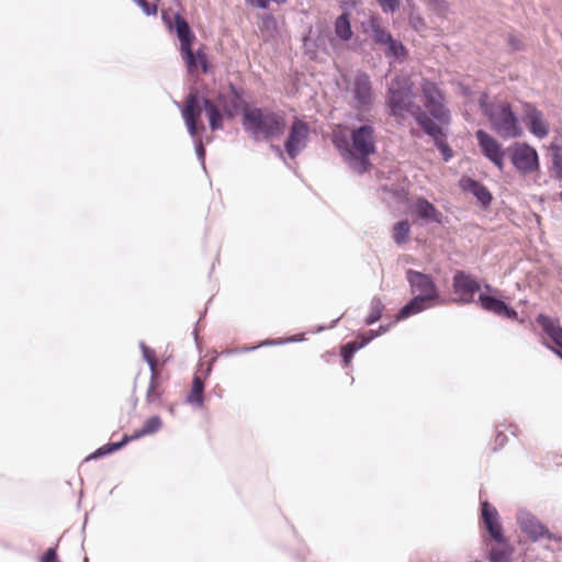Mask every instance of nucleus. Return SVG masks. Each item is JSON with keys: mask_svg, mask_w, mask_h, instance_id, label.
<instances>
[{"mask_svg": "<svg viewBox=\"0 0 562 562\" xmlns=\"http://www.w3.org/2000/svg\"><path fill=\"white\" fill-rule=\"evenodd\" d=\"M368 31L371 33L374 43L381 46H385L393 38L391 33L381 26L376 16H371L368 21Z\"/></svg>", "mask_w": 562, "mask_h": 562, "instance_id": "nucleus-24", "label": "nucleus"}, {"mask_svg": "<svg viewBox=\"0 0 562 562\" xmlns=\"http://www.w3.org/2000/svg\"><path fill=\"white\" fill-rule=\"evenodd\" d=\"M243 127L256 140H268L283 134L285 121L283 116L269 109L245 106Z\"/></svg>", "mask_w": 562, "mask_h": 562, "instance_id": "nucleus-3", "label": "nucleus"}, {"mask_svg": "<svg viewBox=\"0 0 562 562\" xmlns=\"http://www.w3.org/2000/svg\"><path fill=\"white\" fill-rule=\"evenodd\" d=\"M518 525L521 531L528 536V538L536 542L541 539L553 540L561 542L562 537L557 536L549 531V529L541 524L535 516L522 513L518 516Z\"/></svg>", "mask_w": 562, "mask_h": 562, "instance_id": "nucleus-11", "label": "nucleus"}, {"mask_svg": "<svg viewBox=\"0 0 562 562\" xmlns=\"http://www.w3.org/2000/svg\"><path fill=\"white\" fill-rule=\"evenodd\" d=\"M383 311L384 304L382 303L381 299L374 297L370 304L369 315L364 321L366 325H372L378 322L381 318Z\"/></svg>", "mask_w": 562, "mask_h": 562, "instance_id": "nucleus-31", "label": "nucleus"}, {"mask_svg": "<svg viewBox=\"0 0 562 562\" xmlns=\"http://www.w3.org/2000/svg\"><path fill=\"white\" fill-rule=\"evenodd\" d=\"M557 355L562 359V352L557 351Z\"/></svg>", "mask_w": 562, "mask_h": 562, "instance_id": "nucleus-44", "label": "nucleus"}, {"mask_svg": "<svg viewBox=\"0 0 562 562\" xmlns=\"http://www.w3.org/2000/svg\"><path fill=\"white\" fill-rule=\"evenodd\" d=\"M162 392L164 391H162V387L160 385L158 374L157 375H153L151 374L149 387H148L147 394H146L147 401L149 403H154V402L159 401L161 395H162Z\"/></svg>", "mask_w": 562, "mask_h": 562, "instance_id": "nucleus-32", "label": "nucleus"}, {"mask_svg": "<svg viewBox=\"0 0 562 562\" xmlns=\"http://www.w3.org/2000/svg\"><path fill=\"white\" fill-rule=\"evenodd\" d=\"M475 137L483 154L495 166H497L499 170H502L504 167V159L507 156V149H504L494 137L483 130H479L475 133Z\"/></svg>", "mask_w": 562, "mask_h": 562, "instance_id": "nucleus-13", "label": "nucleus"}, {"mask_svg": "<svg viewBox=\"0 0 562 562\" xmlns=\"http://www.w3.org/2000/svg\"><path fill=\"white\" fill-rule=\"evenodd\" d=\"M162 426V422L158 416L149 417L143 425V427L138 430H136L132 435H125L120 442H113V443H106L99 449H97L92 454L87 457V461L91 459H95L109 453H112L122 447H124L126 443L139 439L144 436L153 435L157 432Z\"/></svg>", "mask_w": 562, "mask_h": 562, "instance_id": "nucleus-9", "label": "nucleus"}, {"mask_svg": "<svg viewBox=\"0 0 562 562\" xmlns=\"http://www.w3.org/2000/svg\"><path fill=\"white\" fill-rule=\"evenodd\" d=\"M176 33L180 41V53L189 74H193L198 66H201L203 72L209 71L207 58L204 53L198 50L196 53L192 49V43L195 40L189 23L179 14H176Z\"/></svg>", "mask_w": 562, "mask_h": 562, "instance_id": "nucleus-6", "label": "nucleus"}, {"mask_svg": "<svg viewBox=\"0 0 562 562\" xmlns=\"http://www.w3.org/2000/svg\"><path fill=\"white\" fill-rule=\"evenodd\" d=\"M480 285L474 277L463 272L457 271L453 277V290L462 303H471Z\"/></svg>", "mask_w": 562, "mask_h": 562, "instance_id": "nucleus-16", "label": "nucleus"}, {"mask_svg": "<svg viewBox=\"0 0 562 562\" xmlns=\"http://www.w3.org/2000/svg\"><path fill=\"white\" fill-rule=\"evenodd\" d=\"M406 278L412 292H418V297H423L427 302L438 299V290L431 277L415 270H407Z\"/></svg>", "mask_w": 562, "mask_h": 562, "instance_id": "nucleus-12", "label": "nucleus"}, {"mask_svg": "<svg viewBox=\"0 0 562 562\" xmlns=\"http://www.w3.org/2000/svg\"><path fill=\"white\" fill-rule=\"evenodd\" d=\"M41 562H61L58 559L56 548L47 549L46 552L43 554Z\"/></svg>", "mask_w": 562, "mask_h": 562, "instance_id": "nucleus-37", "label": "nucleus"}, {"mask_svg": "<svg viewBox=\"0 0 562 562\" xmlns=\"http://www.w3.org/2000/svg\"><path fill=\"white\" fill-rule=\"evenodd\" d=\"M479 303L486 312L513 321L518 319V313L499 299L486 294H480Z\"/></svg>", "mask_w": 562, "mask_h": 562, "instance_id": "nucleus-17", "label": "nucleus"}, {"mask_svg": "<svg viewBox=\"0 0 562 562\" xmlns=\"http://www.w3.org/2000/svg\"><path fill=\"white\" fill-rule=\"evenodd\" d=\"M430 128L423 127V131L434 139L437 148L442 154L443 160L448 161L452 157V150L446 142V134L443 128L435 123L434 120L430 121Z\"/></svg>", "mask_w": 562, "mask_h": 562, "instance_id": "nucleus-22", "label": "nucleus"}, {"mask_svg": "<svg viewBox=\"0 0 562 562\" xmlns=\"http://www.w3.org/2000/svg\"><path fill=\"white\" fill-rule=\"evenodd\" d=\"M482 519L495 542H504L503 527L499 522L498 512L495 507L491 506L488 502L482 503Z\"/></svg>", "mask_w": 562, "mask_h": 562, "instance_id": "nucleus-18", "label": "nucleus"}, {"mask_svg": "<svg viewBox=\"0 0 562 562\" xmlns=\"http://www.w3.org/2000/svg\"><path fill=\"white\" fill-rule=\"evenodd\" d=\"M411 233V225L408 221H401L393 227V239L396 244L401 245L407 241Z\"/></svg>", "mask_w": 562, "mask_h": 562, "instance_id": "nucleus-30", "label": "nucleus"}, {"mask_svg": "<svg viewBox=\"0 0 562 562\" xmlns=\"http://www.w3.org/2000/svg\"><path fill=\"white\" fill-rule=\"evenodd\" d=\"M375 337H378V334H374V331L371 329L366 333L359 334L357 336L356 340L346 344L341 348V352H340L345 364L349 366L355 352L358 351L359 349L363 348L367 344H369Z\"/></svg>", "mask_w": 562, "mask_h": 562, "instance_id": "nucleus-21", "label": "nucleus"}, {"mask_svg": "<svg viewBox=\"0 0 562 562\" xmlns=\"http://www.w3.org/2000/svg\"><path fill=\"white\" fill-rule=\"evenodd\" d=\"M137 3L147 15L157 13V5L155 3H150L147 0H137Z\"/></svg>", "mask_w": 562, "mask_h": 562, "instance_id": "nucleus-36", "label": "nucleus"}, {"mask_svg": "<svg viewBox=\"0 0 562 562\" xmlns=\"http://www.w3.org/2000/svg\"><path fill=\"white\" fill-rule=\"evenodd\" d=\"M507 157L517 171L531 173L539 168L537 150L526 143H515L507 148Z\"/></svg>", "mask_w": 562, "mask_h": 562, "instance_id": "nucleus-8", "label": "nucleus"}, {"mask_svg": "<svg viewBox=\"0 0 562 562\" xmlns=\"http://www.w3.org/2000/svg\"><path fill=\"white\" fill-rule=\"evenodd\" d=\"M508 43H509V45L512 46V48H513L514 50H518V49H520V47H521V43H520V41H519V40H517L516 37L512 36V35H510V36H509V38H508Z\"/></svg>", "mask_w": 562, "mask_h": 562, "instance_id": "nucleus-39", "label": "nucleus"}, {"mask_svg": "<svg viewBox=\"0 0 562 562\" xmlns=\"http://www.w3.org/2000/svg\"><path fill=\"white\" fill-rule=\"evenodd\" d=\"M277 344L276 341L265 342V345H273Z\"/></svg>", "mask_w": 562, "mask_h": 562, "instance_id": "nucleus-43", "label": "nucleus"}, {"mask_svg": "<svg viewBox=\"0 0 562 562\" xmlns=\"http://www.w3.org/2000/svg\"><path fill=\"white\" fill-rule=\"evenodd\" d=\"M420 89L425 108L429 114L441 125H448L451 121L450 111L445 105V98L438 86L427 79H423Z\"/></svg>", "mask_w": 562, "mask_h": 562, "instance_id": "nucleus-7", "label": "nucleus"}, {"mask_svg": "<svg viewBox=\"0 0 562 562\" xmlns=\"http://www.w3.org/2000/svg\"><path fill=\"white\" fill-rule=\"evenodd\" d=\"M412 211L426 222L442 223V214L432 203L424 198H418L412 205Z\"/></svg>", "mask_w": 562, "mask_h": 562, "instance_id": "nucleus-20", "label": "nucleus"}, {"mask_svg": "<svg viewBox=\"0 0 562 562\" xmlns=\"http://www.w3.org/2000/svg\"><path fill=\"white\" fill-rule=\"evenodd\" d=\"M351 148L349 149V143L347 138L340 137L339 134L335 133L333 142L338 148H346L351 156H355V171L358 173H364L369 167V156L375 151L374 140V127L370 124H364L358 128L352 130L351 135Z\"/></svg>", "mask_w": 562, "mask_h": 562, "instance_id": "nucleus-5", "label": "nucleus"}, {"mask_svg": "<svg viewBox=\"0 0 562 562\" xmlns=\"http://www.w3.org/2000/svg\"><path fill=\"white\" fill-rule=\"evenodd\" d=\"M310 125L295 119L284 142V149L290 158H295L306 146L310 138Z\"/></svg>", "mask_w": 562, "mask_h": 562, "instance_id": "nucleus-10", "label": "nucleus"}, {"mask_svg": "<svg viewBox=\"0 0 562 562\" xmlns=\"http://www.w3.org/2000/svg\"><path fill=\"white\" fill-rule=\"evenodd\" d=\"M204 381L198 374L194 375L187 402L196 406L203 405Z\"/></svg>", "mask_w": 562, "mask_h": 562, "instance_id": "nucleus-27", "label": "nucleus"}, {"mask_svg": "<svg viewBox=\"0 0 562 562\" xmlns=\"http://www.w3.org/2000/svg\"><path fill=\"white\" fill-rule=\"evenodd\" d=\"M427 301H425L423 297L415 296L413 300H411L405 306L401 308L396 316V322L407 318L411 315L417 314L422 311H424L427 307Z\"/></svg>", "mask_w": 562, "mask_h": 562, "instance_id": "nucleus-28", "label": "nucleus"}, {"mask_svg": "<svg viewBox=\"0 0 562 562\" xmlns=\"http://www.w3.org/2000/svg\"><path fill=\"white\" fill-rule=\"evenodd\" d=\"M460 186L464 189L470 191L477 201L486 206L492 201V195L490 191L482 184H480L477 181L473 180L472 178H467L464 180H461Z\"/></svg>", "mask_w": 562, "mask_h": 562, "instance_id": "nucleus-23", "label": "nucleus"}, {"mask_svg": "<svg viewBox=\"0 0 562 562\" xmlns=\"http://www.w3.org/2000/svg\"><path fill=\"white\" fill-rule=\"evenodd\" d=\"M497 546L492 547L488 553L490 562H510L514 548L504 537V542H496Z\"/></svg>", "mask_w": 562, "mask_h": 562, "instance_id": "nucleus-25", "label": "nucleus"}, {"mask_svg": "<svg viewBox=\"0 0 562 562\" xmlns=\"http://www.w3.org/2000/svg\"><path fill=\"white\" fill-rule=\"evenodd\" d=\"M351 91L355 100V106L359 110H368L372 104V85L370 77L364 72L356 75Z\"/></svg>", "mask_w": 562, "mask_h": 562, "instance_id": "nucleus-15", "label": "nucleus"}, {"mask_svg": "<svg viewBox=\"0 0 562 562\" xmlns=\"http://www.w3.org/2000/svg\"><path fill=\"white\" fill-rule=\"evenodd\" d=\"M143 353H144V358L146 359L147 363L150 367L151 374L157 375V373H158L157 359H156L155 352L153 350H150L149 348L144 347Z\"/></svg>", "mask_w": 562, "mask_h": 562, "instance_id": "nucleus-34", "label": "nucleus"}, {"mask_svg": "<svg viewBox=\"0 0 562 562\" xmlns=\"http://www.w3.org/2000/svg\"><path fill=\"white\" fill-rule=\"evenodd\" d=\"M335 35L341 42L351 40L353 32L350 24V15L347 12L341 13L334 23Z\"/></svg>", "mask_w": 562, "mask_h": 562, "instance_id": "nucleus-26", "label": "nucleus"}, {"mask_svg": "<svg viewBox=\"0 0 562 562\" xmlns=\"http://www.w3.org/2000/svg\"><path fill=\"white\" fill-rule=\"evenodd\" d=\"M383 12H395L400 8V0H378Z\"/></svg>", "mask_w": 562, "mask_h": 562, "instance_id": "nucleus-35", "label": "nucleus"}, {"mask_svg": "<svg viewBox=\"0 0 562 562\" xmlns=\"http://www.w3.org/2000/svg\"><path fill=\"white\" fill-rule=\"evenodd\" d=\"M288 0H255V5L257 8H260V9H267L270 3H276V4H283L285 3Z\"/></svg>", "mask_w": 562, "mask_h": 562, "instance_id": "nucleus-38", "label": "nucleus"}, {"mask_svg": "<svg viewBox=\"0 0 562 562\" xmlns=\"http://www.w3.org/2000/svg\"><path fill=\"white\" fill-rule=\"evenodd\" d=\"M561 199H562V192H561Z\"/></svg>", "mask_w": 562, "mask_h": 562, "instance_id": "nucleus-45", "label": "nucleus"}, {"mask_svg": "<svg viewBox=\"0 0 562 562\" xmlns=\"http://www.w3.org/2000/svg\"><path fill=\"white\" fill-rule=\"evenodd\" d=\"M483 114L487 117L491 128L502 138H518L524 130L517 115L508 102H487V97L480 98Z\"/></svg>", "mask_w": 562, "mask_h": 562, "instance_id": "nucleus-4", "label": "nucleus"}, {"mask_svg": "<svg viewBox=\"0 0 562 562\" xmlns=\"http://www.w3.org/2000/svg\"><path fill=\"white\" fill-rule=\"evenodd\" d=\"M416 98L411 78L402 75L395 76L386 92V105L390 115L398 122L414 117L422 128H430L431 119L416 102Z\"/></svg>", "mask_w": 562, "mask_h": 562, "instance_id": "nucleus-2", "label": "nucleus"}, {"mask_svg": "<svg viewBox=\"0 0 562 562\" xmlns=\"http://www.w3.org/2000/svg\"><path fill=\"white\" fill-rule=\"evenodd\" d=\"M522 120L527 125L529 132L533 136L542 139L549 135L550 125L548 121L544 119L543 113L540 110H538L533 104H524Z\"/></svg>", "mask_w": 562, "mask_h": 562, "instance_id": "nucleus-14", "label": "nucleus"}, {"mask_svg": "<svg viewBox=\"0 0 562 562\" xmlns=\"http://www.w3.org/2000/svg\"><path fill=\"white\" fill-rule=\"evenodd\" d=\"M244 104L241 93L231 86L227 92H221L217 95V103L207 98L200 99L196 91L190 92L186 99L182 110L187 130L190 136L195 137L199 130L204 131V125H198V120L204 109L212 131L223 128V113L228 117L237 115Z\"/></svg>", "mask_w": 562, "mask_h": 562, "instance_id": "nucleus-1", "label": "nucleus"}, {"mask_svg": "<svg viewBox=\"0 0 562 562\" xmlns=\"http://www.w3.org/2000/svg\"><path fill=\"white\" fill-rule=\"evenodd\" d=\"M406 48L402 42L394 37L385 45L384 54L386 57H393L395 59H403L406 56Z\"/></svg>", "mask_w": 562, "mask_h": 562, "instance_id": "nucleus-29", "label": "nucleus"}, {"mask_svg": "<svg viewBox=\"0 0 562 562\" xmlns=\"http://www.w3.org/2000/svg\"><path fill=\"white\" fill-rule=\"evenodd\" d=\"M550 155L557 176H562V146L551 145Z\"/></svg>", "mask_w": 562, "mask_h": 562, "instance_id": "nucleus-33", "label": "nucleus"}, {"mask_svg": "<svg viewBox=\"0 0 562 562\" xmlns=\"http://www.w3.org/2000/svg\"><path fill=\"white\" fill-rule=\"evenodd\" d=\"M497 440H499V445H503L506 440V436H503V435H498L497 436Z\"/></svg>", "mask_w": 562, "mask_h": 562, "instance_id": "nucleus-42", "label": "nucleus"}, {"mask_svg": "<svg viewBox=\"0 0 562 562\" xmlns=\"http://www.w3.org/2000/svg\"><path fill=\"white\" fill-rule=\"evenodd\" d=\"M196 151L200 157L204 156V148L201 140L196 144Z\"/></svg>", "mask_w": 562, "mask_h": 562, "instance_id": "nucleus-41", "label": "nucleus"}, {"mask_svg": "<svg viewBox=\"0 0 562 562\" xmlns=\"http://www.w3.org/2000/svg\"><path fill=\"white\" fill-rule=\"evenodd\" d=\"M391 325H381L378 330H373L374 334H378V336L386 333L390 329Z\"/></svg>", "mask_w": 562, "mask_h": 562, "instance_id": "nucleus-40", "label": "nucleus"}, {"mask_svg": "<svg viewBox=\"0 0 562 562\" xmlns=\"http://www.w3.org/2000/svg\"><path fill=\"white\" fill-rule=\"evenodd\" d=\"M536 321L557 346V348H552V350L555 353L557 351L562 352V327L559 321L544 314H539Z\"/></svg>", "mask_w": 562, "mask_h": 562, "instance_id": "nucleus-19", "label": "nucleus"}]
</instances>
